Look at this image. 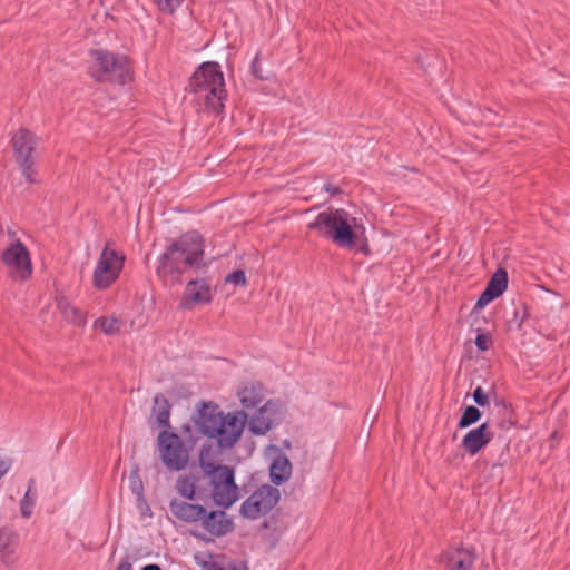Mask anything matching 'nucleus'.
<instances>
[{
    "mask_svg": "<svg viewBox=\"0 0 570 570\" xmlns=\"http://www.w3.org/2000/svg\"><path fill=\"white\" fill-rule=\"evenodd\" d=\"M274 421V406L268 401L252 415L248 428L253 434L264 435L272 429Z\"/></svg>",
    "mask_w": 570,
    "mask_h": 570,
    "instance_id": "nucleus-18",
    "label": "nucleus"
},
{
    "mask_svg": "<svg viewBox=\"0 0 570 570\" xmlns=\"http://www.w3.org/2000/svg\"><path fill=\"white\" fill-rule=\"evenodd\" d=\"M203 570H225V568L213 558V556H209L207 560L203 561L202 563Z\"/></svg>",
    "mask_w": 570,
    "mask_h": 570,
    "instance_id": "nucleus-33",
    "label": "nucleus"
},
{
    "mask_svg": "<svg viewBox=\"0 0 570 570\" xmlns=\"http://www.w3.org/2000/svg\"><path fill=\"white\" fill-rule=\"evenodd\" d=\"M474 561V553L464 548L449 549L440 559L445 570H473Z\"/></svg>",
    "mask_w": 570,
    "mask_h": 570,
    "instance_id": "nucleus-15",
    "label": "nucleus"
},
{
    "mask_svg": "<svg viewBox=\"0 0 570 570\" xmlns=\"http://www.w3.org/2000/svg\"><path fill=\"white\" fill-rule=\"evenodd\" d=\"M157 446L163 464L169 471H183L189 461L188 451L178 434L161 431L157 438Z\"/></svg>",
    "mask_w": 570,
    "mask_h": 570,
    "instance_id": "nucleus-7",
    "label": "nucleus"
},
{
    "mask_svg": "<svg viewBox=\"0 0 570 570\" xmlns=\"http://www.w3.org/2000/svg\"><path fill=\"white\" fill-rule=\"evenodd\" d=\"M158 9L167 14H173L183 3V0H154Z\"/></svg>",
    "mask_w": 570,
    "mask_h": 570,
    "instance_id": "nucleus-28",
    "label": "nucleus"
},
{
    "mask_svg": "<svg viewBox=\"0 0 570 570\" xmlns=\"http://www.w3.org/2000/svg\"><path fill=\"white\" fill-rule=\"evenodd\" d=\"M58 309L60 311L63 318L76 325V326H85L87 323L86 314L82 313L79 308L69 303L66 298H61L58 301Z\"/></svg>",
    "mask_w": 570,
    "mask_h": 570,
    "instance_id": "nucleus-22",
    "label": "nucleus"
},
{
    "mask_svg": "<svg viewBox=\"0 0 570 570\" xmlns=\"http://www.w3.org/2000/svg\"><path fill=\"white\" fill-rule=\"evenodd\" d=\"M136 487H137V483H134V485H132L134 491L136 490Z\"/></svg>",
    "mask_w": 570,
    "mask_h": 570,
    "instance_id": "nucleus-39",
    "label": "nucleus"
},
{
    "mask_svg": "<svg viewBox=\"0 0 570 570\" xmlns=\"http://www.w3.org/2000/svg\"><path fill=\"white\" fill-rule=\"evenodd\" d=\"M89 58L88 72L96 81L126 85L132 80V67L126 55L92 49Z\"/></svg>",
    "mask_w": 570,
    "mask_h": 570,
    "instance_id": "nucleus-6",
    "label": "nucleus"
},
{
    "mask_svg": "<svg viewBox=\"0 0 570 570\" xmlns=\"http://www.w3.org/2000/svg\"><path fill=\"white\" fill-rule=\"evenodd\" d=\"M0 560L6 567H14L18 561L16 548L10 544L9 539L0 538Z\"/></svg>",
    "mask_w": 570,
    "mask_h": 570,
    "instance_id": "nucleus-26",
    "label": "nucleus"
},
{
    "mask_svg": "<svg viewBox=\"0 0 570 570\" xmlns=\"http://www.w3.org/2000/svg\"><path fill=\"white\" fill-rule=\"evenodd\" d=\"M199 465L208 478L214 502L225 509L232 507L239 499V489L235 483L234 469L213 462L209 458V449L205 446L202 448L199 453Z\"/></svg>",
    "mask_w": 570,
    "mask_h": 570,
    "instance_id": "nucleus-5",
    "label": "nucleus"
},
{
    "mask_svg": "<svg viewBox=\"0 0 570 570\" xmlns=\"http://www.w3.org/2000/svg\"><path fill=\"white\" fill-rule=\"evenodd\" d=\"M250 71H252V75H253L255 78H258V79H264V78H266V77L263 75L262 66H261V62H259V53H257V55L255 56V58L253 59L252 65H250Z\"/></svg>",
    "mask_w": 570,
    "mask_h": 570,
    "instance_id": "nucleus-32",
    "label": "nucleus"
},
{
    "mask_svg": "<svg viewBox=\"0 0 570 570\" xmlns=\"http://www.w3.org/2000/svg\"><path fill=\"white\" fill-rule=\"evenodd\" d=\"M212 299L213 291L209 282L206 278H196L187 283L180 301V307L191 309L196 305L208 304Z\"/></svg>",
    "mask_w": 570,
    "mask_h": 570,
    "instance_id": "nucleus-12",
    "label": "nucleus"
},
{
    "mask_svg": "<svg viewBox=\"0 0 570 570\" xmlns=\"http://www.w3.org/2000/svg\"><path fill=\"white\" fill-rule=\"evenodd\" d=\"M246 421L247 414L244 411L224 413L213 402H203L194 415L198 431L214 440L220 450H229L237 443Z\"/></svg>",
    "mask_w": 570,
    "mask_h": 570,
    "instance_id": "nucleus-2",
    "label": "nucleus"
},
{
    "mask_svg": "<svg viewBox=\"0 0 570 570\" xmlns=\"http://www.w3.org/2000/svg\"><path fill=\"white\" fill-rule=\"evenodd\" d=\"M11 144L22 176L28 183H36L37 171L32 156L37 146L36 136L28 129H20L11 138Z\"/></svg>",
    "mask_w": 570,
    "mask_h": 570,
    "instance_id": "nucleus-9",
    "label": "nucleus"
},
{
    "mask_svg": "<svg viewBox=\"0 0 570 570\" xmlns=\"http://www.w3.org/2000/svg\"><path fill=\"white\" fill-rule=\"evenodd\" d=\"M141 570H161L158 564H147L141 568Z\"/></svg>",
    "mask_w": 570,
    "mask_h": 570,
    "instance_id": "nucleus-37",
    "label": "nucleus"
},
{
    "mask_svg": "<svg viewBox=\"0 0 570 570\" xmlns=\"http://www.w3.org/2000/svg\"><path fill=\"white\" fill-rule=\"evenodd\" d=\"M237 395L242 406L250 410L264 401V386L259 382H247L238 390Z\"/></svg>",
    "mask_w": 570,
    "mask_h": 570,
    "instance_id": "nucleus-19",
    "label": "nucleus"
},
{
    "mask_svg": "<svg viewBox=\"0 0 570 570\" xmlns=\"http://www.w3.org/2000/svg\"><path fill=\"white\" fill-rule=\"evenodd\" d=\"M170 409V403L166 396L160 393L155 395L151 414L156 419V422L159 426H169Z\"/></svg>",
    "mask_w": 570,
    "mask_h": 570,
    "instance_id": "nucleus-21",
    "label": "nucleus"
},
{
    "mask_svg": "<svg viewBox=\"0 0 570 570\" xmlns=\"http://www.w3.org/2000/svg\"><path fill=\"white\" fill-rule=\"evenodd\" d=\"M191 92L206 109L219 114L227 97L224 73L219 63L208 61L202 63L190 79Z\"/></svg>",
    "mask_w": 570,
    "mask_h": 570,
    "instance_id": "nucleus-4",
    "label": "nucleus"
},
{
    "mask_svg": "<svg viewBox=\"0 0 570 570\" xmlns=\"http://www.w3.org/2000/svg\"><path fill=\"white\" fill-rule=\"evenodd\" d=\"M481 411L478 407L472 405L466 406L458 423L459 429H465L476 423L481 419Z\"/></svg>",
    "mask_w": 570,
    "mask_h": 570,
    "instance_id": "nucleus-27",
    "label": "nucleus"
},
{
    "mask_svg": "<svg viewBox=\"0 0 570 570\" xmlns=\"http://www.w3.org/2000/svg\"><path fill=\"white\" fill-rule=\"evenodd\" d=\"M124 255L117 250L109 248L108 244L104 247L97 261L92 285L95 288L102 291L111 286L124 267Z\"/></svg>",
    "mask_w": 570,
    "mask_h": 570,
    "instance_id": "nucleus-8",
    "label": "nucleus"
},
{
    "mask_svg": "<svg viewBox=\"0 0 570 570\" xmlns=\"http://www.w3.org/2000/svg\"><path fill=\"white\" fill-rule=\"evenodd\" d=\"M492 344V340L489 334L479 333L475 337V345L480 351H488Z\"/></svg>",
    "mask_w": 570,
    "mask_h": 570,
    "instance_id": "nucleus-30",
    "label": "nucleus"
},
{
    "mask_svg": "<svg viewBox=\"0 0 570 570\" xmlns=\"http://www.w3.org/2000/svg\"><path fill=\"white\" fill-rule=\"evenodd\" d=\"M197 479L193 475H180L175 484L178 494L187 500L196 499Z\"/></svg>",
    "mask_w": 570,
    "mask_h": 570,
    "instance_id": "nucleus-24",
    "label": "nucleus"
},
{
    "mask_svg": "<svg viewBox=\"0 0 570 570\" xmlns=\"http://www.w3.org/2000/svg\"><path fill=\"white\" fill-rule=\"evenodd\" d=\"M473 400L479 406H487L489 405V396L484 392V390L481 386H478L473 391Z\"/></svg>",
    "mask_w": 570,
    "mask_h": 570,
    "instance_id": "nucleus-31",
    "label": "nucleus"
},
{
    "mask_svg": "<svg viewBox=\"0 0 570 570\" xmlns=\"http://www.w3.org/2000/svg\"><path fill=\"white\" fill-rule=\"evenodd\" d=\"M292 475V463L284 453H277L269 466L271 481L281 485L285 483Z\"/></svg>",
    "mask_w": 570,
    "mask_h": 570,
    "instance_id": "nucleus-20",
    "label": "nucleus"
},
{
    "mask_svg": "<svg viewBox=\"0 0 570 570\" xmlns=\"http://www.w3.org/2000/svg\"><path fill=\"white\" fill-rule=\"evenodd\" d=\"M136 487H137V483H134V485H132L134 491L136 490Z\"/></svg>",
    "mask_w": 570,
    "mask_h": 570,
    "instance_id": "nucleus-40",
    "label": "nucleus"
},
{
    "mask_svg": "<svg viewBox=\"0 0 570 570\" xmlns=\"http://www.w3.org/2000/svg\"><path fill=\"white\" fill-rule=\"evenodd\" d=\"M120 327V321L115 316H101L94 322V328L101 331L106 335L118 334Z\"/></svg>",
    "mask_w": 570,
    "mask_h": 570,
    "instance_id": "nucleus-25",
    "label": "nucleus"
},
{
    "mask_svg": "<svg viewBox=\"0 0 570 570\" xmlns=\"http://www.w3.org/2000/svg\"><path fill=\"white\" fill-rule=\"evenodd\" d=\"M12 460L10 458L0 456V480L11 470Z\"/></svg>",
    "mask_w": 570,
    "mask_h": 570,
    "instance_id": "nucleus-34",
    "label": "nucleus"
},
{
    "mask_svg": "<svg viewBox=\"0 0 570 570\" xmlns=\"http://www.w3.org/2000/svg\"><path fill=\"white\" fill-rule=\"evenodd\" d=\"M324 189H325L327 193L332 194V195H335V194L340 193V189H338L337 187H334V186H333V185H331V184L325 185V186H324Z\"/></svg>",
    "mask_w": 570,
    "mask_h": 570,
    "instance_id": "nucleus-35",
    "label": "nucleus"
},
{
    "mask_svg": "<svg viewBox=\"0 0 570 570\" xmlns=\"http://www.w3.org/2000/svg\"><path fill=\"white\" fill-rule=\"evenodd\" d=\"M1 259L8 268V275L17 282H24L32 275L29 250L19 240H12L2 252Z\"/></svg>",
    "mask_w": 570,
    "mask_h": 570,
    "instance_id": "nucleus-10",
    "label": "nucleus"
},
{
    "mask_svg": "<svg viewBox=\"0 0 570 570\" xmlns=\"http://www.w3.org/2000/svg\"><path fill=\"white\" fill-rule=\"evenodd\" d=\"M202 528L213 537H223L232 532L234 523L225 511H207L199 520Z\"/></svg>",
    "mask_w": 570,
    "mask_h": 570,
    "instance_id": "nucleus-14",
    "label": "nucleus"
},
{
    "mask_svg": "<svg viewBox=\"0 0 570 570\" xmlns=\"http://www.w3.org/2000/svg\"><path fill=\"white\" fill-rule=\"evenodd\" d=\"M225 283H229L235 286H245L247 283L245 272L242 269L234 271L225 277Z\"/></svg>",
    "mask_w": 570,
    "mask_h": 570,
    "instance_id": "nucleus-29",
    "label": "nucleus"
},
{
    "mask_svg": "<svg viewBox=\"0 0 570 570\" xmlns=\"http://www.w3.org/2000/svg\"><path fill=\"white\" fill-rule=\"evenodd\" d=\"M169 511L181 522L199 523V520L204 518L205 508L200 504L173 499L169 502Z\"/></svg>",
    "mask_w": 570,
    "mask_h": 570,
    "instance_id": "nucleus-17",
    "label": "nucleus"
},
{
    "mask_svg": "<svg viewBox=\"0 0 570 570\" xmlns=\"http://www.w3.org/2000/svg\"><path fill=\"white\" fill-rule=\"evenodd\" d=\"M36 482L33 479L28 481V488L19 502L20 514L24 519H30L33 514L35 507L38 500V493L35 489Z\"/></svg>",
    "mask_w": 570,
    "mask_h": 570,
    "instance_id": "nucleus-23",
    "label": "nucleus"
},
{
    "mask_svg": "<svg viewBox=\"0 0 570 570\" xmlns=\"http://www.w3.org/2000/svg\"><path fill=\"white\" fill-rule=\"evenodd\" d=\"M307 227L337 247L348 250L355 247L360 235L365 232L358 218L343 208H327L318 213Z\"/></svg>",
    "mask_w": 570,
    "mask_h": 570,
    "instance_id": "nucleus-3",
    "label": "nucleus"
},
{
    "mask_svg": "<svg viewBox=\"0 0 570 570\" xmlns=\"http://www.w3.org/2000/svg\"><path fill=\"white\" fill-rule=\"evenodd\" d=\"M204 256V239L188 232L173 240L158 257L156 274L166 286L181 283L183 274L199 264Z\"/></svg>",
    "mask_w": 570,
    "mask_h": 570,
    "instance_id": "nucleus-1",
    "label": "nucleus"
},
{
    "mask_svg": "<svg viewBox=\"0 0 570 570\" xmlns=\"http://www.w3.org/2000/svg\"><path fill=\"white\" fill-rule=\"evenodd\" d=\"M116 570H132L131 564L128 561H121Z\"/></svg>",
    "mask_w": 570,
    "mask_h": 570,
    "instance_id": "nucleus-36",
    "label": "nucleus"
},
{
    "mask_svg": "<svg viewBox=\"0 0 570 570\" xmlns=\"http://www.w3.org/2000/svg\"><path fill=\"white\" fill-rule=\"evenodd\" d=\"M279 498L278 489L264 484L243 502L240 513L244 518L256 520L267 514L277 504Z\"/></svg>",
    "mask_w": 570,
    "mask_h": 570,
    "instance_id": "nucleus-11",
    "label": "nucleus"
},
{
    "mask_svg": "<svg viewBox=\"0 0 570 570\" xmlns=\"http://www.w3.org/2000/svg\"><path fill=\"white\" fill-rule=\"evenodd\" d=\"M225 570H239L236 564H228V567Z\"/></svg>",
    "mask_w": 570,
    "mask_h": 570,
    "instance_id": "nucleus-38",
    "label": "nucleus"
},
{
    "mask_svg": "<svg viewBox=\"0 0 570 570\" xmlns=\"http://www.w3.org/2000/svg\"><path fill=\"white\" fill-rule=\"evenodd\" d=\"M508 286V273L503 268H499L488 282L484 291L478 298L474 311H481L492 301L500 297Z\"/></svg>",
    "mask_w": 570,
    "mask_h": 570,
    "instance_id": "nucleus-13",
    "label": "nucleus"
},
{
    "mask_svg": "<svg viewBox=\"0 0 570 570\" xmlns=\"http://www.w3.org/2000/svg\"><path fill=\"white\" fill-rule=\"evenodd\" d=\"M493 438L489 423L484 422L480 426L470 430L462 439V448L470 455L479 453Z\"/></svg>",
    "mask_w": 570,
    "mask_h": 570,
    "instance_id": "nucleus-16",
    "label": "nucleus"
}]
</instances>
